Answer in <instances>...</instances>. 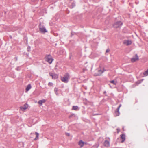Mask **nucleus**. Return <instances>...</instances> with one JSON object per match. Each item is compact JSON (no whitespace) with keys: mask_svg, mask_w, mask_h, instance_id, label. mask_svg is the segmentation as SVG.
<instances>
[{"mask_svg":"<svg viewBox=\"0 0 148 148\" xmlns=\"http://www.w3.org/2000/svg\"><path fill=\"white\" fill-rule=\"evenodd\" d=\"M41 1H43V0H41Z\"/></svg>","mask_w":148,"mask_h":148,"instance_id":"35","label":"nucleus"},{"mask_svg":"<svg viewBox=\"0 0 148 148\" xmlns=\"http://www.w3.org/2000/svg\"><path fill=\"white\" fill-rule=\"evenodd\" d=\"M75 33L73 32H72L71 33V36H72L75 34Z\"/></svg>","mask_w":148,"mask_h":148,"instance_id":"25","label":"nucleus"},{"mask_svg":"<svg viewBox=\"0 0 148 148\" xmlns=\"http://www.w3.org/2000/svg\"><path fill=\"white\" fill-rule=\"evenodd\" d=\"M45 59L46 61L50 64H51L53 60V59L52 58L50 54L46 56Z\"/></svg>","mask_w":148,"mask_h":148,"instance_id":"2","label":"nucleus"},{"mask_svg":"<svg viewBox=\"0 0 148 148\" xmlns=\"http://www.w3.org/2000/svg\"><path fill=\"white\" fill-rule=\"evenodd\" d=\"M46 101V100L45 99H43L41 100H40L38 102V103L39 104L42 105V103H45Z\"/></svg>","mask_w":148,"mask_h":148,"instance_id":"14","label":"nucleus"},{"mask_svg":"<svg viewBox=\"0 0 148 148\" xmlns=\"http://www.w3.org/2000/svg\"><path fill=\"white\" fill-rule=\"evenodd\" d=\"M75 6V4L74 3H72L71 4L72 8H73Z\"/></svg>","mask_w":148,"mask_h":148,"instance_id":"23","label":"nucleus"},{"mask_svg":"<svg viewBox=\"0 0 148 148\" xmlns=\"http://www.w3.org/2000/svg\"><path fill=\"white\" fill-rule=\"evenodd\" d=\"M40 31V32L42 33H45L47 32L45 28L44 27H40L39 28Z\"/></svg>","mask_w":148,"mask_h":148,"instance_id":"9","label":"nucleus"},{"mask_svg":"<svg viewBox=\"0 0 148 148\" xmlns=\"http://www.w3.org/2000/svg\"><path fill=\"white\" fill-rule=\"evenodd\" d=\"M66 134L67 136H69V135H70V134H69V133H66Z\"/></svg>","mask_w":148,"mask_h":148,"instance_id":"29","label":"nucleus"},{"mask_svg":"<svg viewBox=\"0 0 148 148\" xmlns=\"http://www.w3.org/2000/svg\"><path fill=\"white\" fill-rule=\"evenodd\" d=\"M30 47H28L27 48V50L28 51H30Z\"/></svg>","mask_w":148,"mask_h":148,"instance_id":"26","label":"nucleus"},{"mask_svg":"<svg viewBox=\"0 0 148 148\" xmlns=\"http://www.w3.org/2000/svg\"><path fill=\"white\" fill-rule=\"evenodd\" d=\"M123 23L121 21H118L115 22L113 25V27L116 28L120 27L122 25Z\"/></svg>","mask_w":148,"mask_h":148,"instance_id":"3","label":"nucleus"},{"mask_svg":"<svg viewBox=\"0 0 148 148\" xmlns=\"http://www.w3.org/2000/svg\"><path fill=\"white\" fill-rule=\"evenodd\" d=\"M49 74L50 76L52 77L53 79H55L58 78V75L57 74H53L52 73H49Z\"/></svg>","mask_w":148,"mask_h":148,"instance_id":"7","label":"nucleus"},{"mask_svg":"<svg viewBox=\"0 0 148 148\" xmlns=\"http://www.w3.org/2000/svg\"><path fill=\"white\" fill-rule=\"evenodd\" d=\"M73 115H74V114H71V115H70V116H69V117H71L73 116Z\"/></svg>","mask_w":148,"mask_h":148,"instance_id":"30","label":"nucleus"},{"mask_svg":"<svg viewBox=\"0 0 148 148\" xmlns=\"http://www.w3.org/2000/svg\"><path fill=\"white\" fill-rule=\"evenodd\" d=\"M78 145H79L81 148L83 147L84 145H86L87 143L84 142L82 140H80L78 143Z\"/></svg>","mask_w":148,"mask_h":148,"instance_id":"6","label":"nucleus"},{"mask_svg":"<svg viewBox=\"0 0 148 148\" xmlns=\"http://www.w3.org/2000/svg\"><path fill=\"white\" fill-rule=\"evenodd\" d=\"M106 93V91H104L103 92L104 94H105Z\"/></svg>","mask_w":148,"mask_h":148,"instance_id":"32","label":"nucleus"},{"mask_svg":"<svg viewBox=\"0 0 148 148\" xmlns=\"http://www.w3.org/2000/svg\"><path fill=\"white\" fill-rule=\"evenodd\" d=\"M115 114L116 116H119V110H117L115 111Z\"/></svg>","mask_w":148,"mask_h":148,"instance_id":"17","label":"nucleus"},{"mask_svg":"<svg viewBox=\"0 0 148 148\" xmlns=\"http://www.w3.org/2000/svg\"><path fill=\"white\" fill-rule=\"evenodd\" d=\"M110 139L109 138L108 139L105 140L104 143V146L106 147H109L110 145Z\"/></svg>","mask_w":148,"mask_h":148,"instance_id":"5","label":"nucleus"},{"mask_svg":"<svg viewBox=\"0 0 148 148\" xmlns=\"http://www.w3.org/2000/svg\"><path fill=\"white\" fill-rule=\"evenodd\" d=\"M15 59H16V61H17V57H15Z\"/></svg>","mask_w":148,"mask_h":148,"instance_id":"31","label":"nucleus"},{"mask_svg":"<svg viewBox=\"0 0 148 148\" xmlns=\"http://www.w3.org/2000/svg\"><path fill=\"white\" fill-rule=\"evenodd\" d=\"M121 106V104H120L119 107L117 108V110H119L120 107Z\"/></svg>","mask_w":148,"mask_h":148,"instance_id":"28","label":"nucleus"},{"mask_svg":"<svg viewBox=\"0 0 148 148\" xmlns=\"http://www.w3.org/2000/svg\"><path fill=\"white\" fill-rule=\"evenodd\" d=\"M143 74L145 76H147L148 75V69Z\"/></svg>","mask_w":148,"mask_h":148,"instance_id":"19","label":"nucleus"},{"mask_svg":"<svg viewBox=\"0 0 148 148\" xmlns=\"http://www.w3.org/2000/svg\"><path fill=\"white\" fill-rule=\"evenodd\" d=\"M110 82L114 85H116L117 83V82L116 81L112 80L110 81Z\"/></svg>","mask_w":148,"mask_h":148,"instance_id":"20","label":"nucleus"},{"mask_svg":"<svg viewBox=\"0 0 148 148\" xmlns=\"http://www.w3.org/2000/svg\"><path fill=\"white\" fill-rule=\"evenodd\" d=\"M31 88V86L30 84H29L26 88V91H28Z\"/></svg>","mask_w":148,"mask_h":148,"instance_id":"16","label":"nucleus"},{"mask_svg":"<svg viewBox=\"0 0 148 148\" xmlns=\"http://www.w3.org/2000/svg\"><path fill=\"white\" fill-rule=\"evenodd\" d=\"M132 43L131 41L129 40H125L123 42L124 44L126 45H129L131 44Z\"/></svg>","mask_w":148,"mask_h":148,"instance_id":"8","label":"nucleus"},{"mask_svg":"<svg viewBox=\"0 0 148 148\" xmlns=\"http://www.w3.org/2000/svg\"><path fill=\"white\" fill-rule=\"evenodd\" d=\"M72 110H79V108L77 106H73L72 107Z\"/></svg>","mask_w":148,"mask_h":148,"instance_id":"15","label":"nucleus"},{"mask_svg":"<svg viewBox=\"0 0 148 148\" xmlns=\"http://www.w3.org/2000/svg\"><path fill=\"white\" fill-rule=\"evenodd\" d=\"M16 69L17 71H19L20 70L19 67H18L16 68Z\"/></svg>","mask_w":148,"mask_h":148,"instance_id":"27","label":"nucleus"},{"mask_svg":"<svg viewBox=\"0 0 148 148\" xmlns=\"http://www.w3.org/2000/svg\"><path fill=\"white\" fill-rule=\"evenodd\" d=\"M139 60L138 56L137 54H136L135 56L133 57L131 59V61L132 62H134L138 61Z\"/></svg>","mask_w":148,"mask_h":148,"instance_id":"4","label":"nucleus"},{"mask_svg":"<svg viewBox=\"0 0 148 148\" xmlns=\"http://www.w3.org/2000/svg\"><path fill=\"white\" fill-rule=\"evenodd\" d=\"M69 77V75L68 73H67L64 75L63 77L61 78V80L62 81L65 83H67L68 82Z\"/></svg>","mask_w":148,"mask_h":148,"instance_id":"1","label":"nucleus"},{"mask_svg":"<svg viewBox=\"0 0 148 148\" xmlns=\"http://www.w3.org/2000/svg\"><path fill=\"white\" fill-rule=\"evenodd\" d=\"M34 134V133H31V135H32V134Z\"/></svg>","mask_w":148,"mask_h":148,"instance_id":"33","label":"nucleus"},{"mask_svg":"<svg viewBox=\"0 0 148 148\" xmlns=\"http://www.w3.org/2000/svg\"><path fill=\"white\" fill-rule=\"evenodd\" d=\"M10 37L11 38H12V36H10Z\"/></svg>","mask_w":148,"mask_h":148,"instance_id":"34","label":"nucleus"},{"mask_svg":"<svg viewBox=\"0 0 148 148\" xmlns=\"http://www.w3.org/2000/svg\"><path fill=\"white\" fill-rule=\"evenodd\" d=\"M58 89L57 88H55L54 90V91L56 94L57 95H58Z\"/></svg>","mask_w":148,"mask_h":148,"instance_id":"18","label":"nucleus"},{"mask_svg":"<svg viewBox=\"0 0 148 148\" xmlns=\"http://www.w3.org/2000/svg\"><path fill=\"white\" fill-rule=\"evenodd\" d=\"M110 51V49L109 48H108V49H107L106 51V53H105L106 54H107V53H109Z\"/></svg>","mask_w":148,"mask_h":148,"instance_id":"21","label":"nucleus"},{"mask_svg":"<svg viewBox=\"0 0 148 148\" xmlns=\"http://www.w3.org/2000/svg\"><path fill=\"white\" fill-rule=\"evenodd\" d=\"M39 27H43V26H42V24H41V23H40V24H39Z\"/></svg>","mask_w":148,"mask_h":148,"instance_id":"24","label":"nucleus"},{"mask_svg":"<svg viewBox=\"0 0 148 148\" xmlns=\"http://www.w3.org/2000/svg\"><path fill=\"white\" fill-rule=\"evenodd\" d=\"M35 134L36 135V138L34 139V140H36L38 139L39 134L37 132H35Z\"/></svg>","mask_w":148,"mask_h":148,"instance_id":"13","label":"nucleus"},{"mask_svg":"<svg viewBox=\"0 0 148 148\" xmlns=\"http://www.w3.org/2000/svg\"><path fill=\"white\" fill-rule=\"evenodd\" d=\"M97 71L98 73H95L94 74L95 76H97L98 75H100L102 73V71L101 69L98 70H97Z\"/></svg>","mask_w":148,"mask_h":148,"instance_id":"11","label":"nucleus"},{"mask_svg":"<svg viewBox=\"0 0 148 148\" xmlns=\"http://www.w3.org/2000/svg\"><path fill=\"white\" fill-rule=\"evenodd\" d=\"M53 85V84L52 83L49 82L48 84V85L50 86H52Z\"/></svg>","mask_w":148,"mask_h":148,"instance_id":"22","label":"nucleus"},{"mask_svg":"<svg viewBox=\"0 0 148 148\" xmlns=\"http://www.w3.org/2000/svg\"><path fill=\"white\" fill-rule=\"evenodd\" d=\"M28 108V105L27 104H25L23 106L20 107V108L22 110H26Z\"/></svg>","mask_w":148,"mask_h":148,"instance_id":"10","label":"nucleus"},{"mask_svg":"<svg viewBox=\"0 0 148 148\" xmlns=\"http://www.w3.org/2000/svg\"><path fill=\"white\" fill-rule=\"evenodd\" d=\"M121 138L122 139L121 142H123L125 140V134H122L121 135Z\"/></svg>","mask_w":148,"mask_h":148,"instance_id":"12","label":"nucleus"}]
</instances>
